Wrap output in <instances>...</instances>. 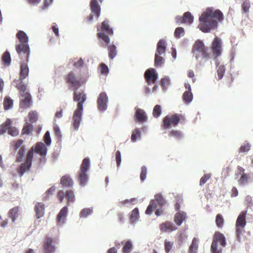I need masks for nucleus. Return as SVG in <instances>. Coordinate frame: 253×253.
Here are the masks:
<instances>
[{"mask_svg": "<svg viewBox=\"0 0 253 253\" xmlns=\"http://www.w3.org/2000/svg\"><path fill=\"white\" fill-rule=\"evenodd\" d=\"M28 117L31 123L36 122L38 119L37 113L36 111H31L29 113Z\"/></svg>", "mask_w": 253, "mask_h": 253, "instance_id": "09e8293b", "label": "nucleus"}, {"mask_svg": "<svg viewBox=\"0 0 253 253\" xmlns=\"http://www.w3.org/2000/svg\"><path fill=\"white\" fill-rule=\"evenodd\" d=\"M226 245L225 238L219 231L215 232L211 246L212 253H222V249Z\"/></svg>", "mask_w": 253, "mask_h": 253, "instance_id": "1a4fd4ad", "label": "nucleus"}, {"mask_svg": "<svg viewBox=\"0 0 253 253\" xmlns=\"http://www.w3.org/2000/svg\"><path fill=\"white\" fill-rule=\"evenodd\" d=\"M33 130V126L32 124L29 123H26L22 130V134H29Z\"/></svg>", "mask_w": 253, "mask_h": 253, "instance_id": "f704fd0d", "label": "nucleus"}, {"mask_svg": "<svg viewBox=\"0 0 253 253\" xmlns=\"http://www.w3.org/2000/svg\"><path fill=\"white\" fill-rule=\"evenodd\" d=\"M44 141L46 145H49L50 144L51 140L50 137V133L49 131H46L44 135Z\"/></svg>", "mask_w": 253, "mask_h": 253, "instance_id": "13d9d810", "label": "nucleus"}, {"mask_svg": "<svg viewBox=\"0 0 253 253\" xmlns=\"http://www.w3.org/2000/svg\"><path fill=\"white\" fill-rule=\"evenodd\" d=\"M12 124L11 120L7 119L4 123L0 125V134H3L7 131L8 133L12 136L18 135L19 133V130L12 126Z\"/></svg>", "mask_w": 253, "mask_h": 253, "instance_id": "ddd939ff", "label": "nucleus"}, {"mask_svg": "<svg viewBox=\"0 0 253 253\" xmlns=\"http://www.w3.org/2000/svg\"><path fill=\"white\" fill-rule=\"evenodd\" d=\"M93 211L92 208H84L81 210L80 213V217H86L90 215Z\"/></svg>", "mask_w": 253, "mask_h": 253, "instance_id": "79ce46f5", "label": "nucleus"}, {"mask_svg": "<svg viewBox=\"0 0 253 253\" xmlns=\"http://www.w3.org/2000/svg\"><path fill=\"white\" fill-rule=\"evenodd\" d=\"M16 36L20 42L19 43L16 45V52L21 60L28 62L30 52L28 44V37L23 31H18Z\"/></svg>", "mask_w": 253, "mask_h": 253, "instance_id": "20e7f679", "label": "nucleus"}, {"mask_svg": "<svg viewBox=\"0 0 253 253\" xmlns=\"http://www.w3.org/2000/svg\"><path fill=\"white\" fill-rule=\"evenodd\" d=\"M211 49L214 56L213 58L215 60L222 53L221 42L219 38L216 37L214 39L211 44Z\"/></svg>", "mask_w": 253, "mask_h": 253, "instance_id": "dca6fc26", "label": "nucleus"}, {"mask_svg": "<svg viewBox=\"0 0 253 253\" xmlns=\"http://www.w3.org/2000/svg\"><path fill=\"white\" fill-rule=\"evenodd\" d=\"M224 219L221 214L218 213L215 217V223L218 228H222L223 226Z\"/></svg>", "mask_w": 253, "mask_h": 253, "instance_id": "4c0bfd02", "label": "nucleus"}, {"mask_svg": "<svg viewBox=\"0 0 253 253\" xmlns=\"http://www.w3.org/2000/svg\"><path fill=\"white\" fill-rule=\"evenodd\" d=\"M238 194V191L235 187H233L231 190V196L232 197H236Z\"/></svg>", "mask_w": 253, "mask_h": 253, "instance_id": "69168bd1", "label": "nucleus"}, {"mask_svg": "<svg viewBox=\"0 0 253 253\" xmlns=\"http://www.w3.org/2000/svg\"><path fill=\"white\" fill-rule=\"evenodd\" d=\"M251 145L249 143H246L242 145L239 150V153H245L250 150Z\"/></svg>", "mask_w": 253, "mask_h": 253, "instance_id": "5fc2aeb1", "label": "nucleus"}, {"mask_svg": "<svg viewBox=\"0 0 253 253\" xmlns=\"http://www.w3.org/2000/svg\"><path fill=\"white\" fill-rule=\"evenodd\" d=\"M97 38L101 39L105 43H109L110 42L109 36L113 35V31L110 27L108 20L103 21L100 27H97Z\"/></svg>", "mask_w": 253, "mask_h": 253, "instance_id": "6e6552de", "label": "nucleus"}, {"mask_svg": "<svg viewBox=\"0 0 253 253\" xmlns=\"http://www.w3.org/2000/svg\"><path fill=\"white\" fill-rule=\"evenodd\" d=\"M166 204V201L162 194H157L155 196V199L150 201V204L145 211V213L146 214H151L153 211L157 207L158 205L160 207H162L165 206Z\"/></svg>", "mask_w": 253, "mask_h": 253, "instance_id": "f8f14e48", "label": "nucleus"}, {"mask_svg": "<svg viewBox=\"0 0 253 253\" xmlns=\"http://www.w3.org/2000/svg\"><path fill=\"white\" fill-rule=\"evenodd\" d=\"M136 121L140 123L146 122L147 118L144 111L141 109H136V112L134 115Z\"/></svg>", "mask_w": 253, "mask_h": 253, "instance_id": "393cba45", "label": "nucleus"}, {"mask_svg": "<svg viewBox=\"0 0 253 253\" xmlns=\"http://www.w3.org/2000/svg\"><path fill=\"white\" fill-rule=\"evenodd\" d=\"M211 177V174L206 173L202 176L200 181V185L202 186Z\"/></svg>", "mask_w": 253, "mask_h": 253, "instance_id": "864d4df0", "label": "nucleus"}, {"mask_svg": "<svg viewBox=\"0 0 253 253\" xmlns=\"http://www.w3.org/2000/svg\"><path fill=\"white\" fill-rule=\"evenodd\" d=\"M100 72L102 74L107 75L109 73V69L108 66L104 63H102L99 65Z\"/></svg>", "mask_w": 253, "mask_h": 253, "instance_id": "603ef678", "label": "nucleus"}, {"mask_svg": "<svg viewBox=\"0 0 253 253\" xmlns=\"http://www.w3.org/2000/svg\"><path fill=\"white\" fill-rule=\"evenodd\" d=\"M250 8V4L248 1H245L242 4V8L245 12H248Z\"/></svg>", "mask_w": 253, "mask_h": 253, "instance_id": "052dcab7", "label": "nucleus"}, {"mask_svg": "<svg viewBox=\"0 0 253 253\" xmlns=\"http://www.w3.org/2000/svg\"><path fill=\"white\" fill-rule=\"evenodd\" d=\"M144 78L148 84H155L158 78V74L153 68L147 69L144 74Z\"/></svg>", "mask_w": 253, "mask_h": 253, "instance_id": "f3484780", "label": "nucleus"}, {"mask_svg": "<svg viewBox=\"0 0 253 253\" xmlns=\"http://www.w3.org/2000/svg\"><path fill=\"white\" fill-rule=\"evenodd\" d=\"M2 60L4 64L8 66L11 62V57L8 51H5L2 55Z\"/></svg>", "mask_w": 253, "mask_h": 253, "instance_id": "ea45409f", "label": "nucleus"}, {"mask_svg": "<svg viewBox=\"0 0 253 253\" xmlns=\"http://www.w3.org/2000/svg\"><path fill=\"white\" fill-rule=\"evenodd\" d=\"M3 105L4 110H8L12 108L13 101L9 96H6L4 98Z\"/></svg>", "mask_w": 253, "mask_h": 253, "instance_id": "2f4dec72", "label": "nucleus"}, {"mask_svg": "<svg viewBox=\"0 0 253 253\" xmlns=\"http://www.w3.org/2000/svg\"><path fill=\"white\" fill-rule=\"evenodd\" d=\"M169 136L177 140H180L183 137V134L179 130L172 129L169 131Z\"/></svg>", "mask_w": 253, "mask_h": 253, "instance_id": "473e14b6", "label": "nucleus"}, {"mask_svg": "<svg viewBox=\"0 0 253 253\" xmlns=\"http://www.w3.org/2000/svg\"><path fill=\"white\" fill-rule=\"evenodd\" d=\"M106 45L108 47L109 57L110 59H113L116 56L117 53L116 46L114 44H108V43H105V44L104 45L102 43L103 46H105Z\"/></svg>", "mask_w": 253, "mask_h": 253, "instance_id": "cd10ccee", "label": "nucleus"}, {"mask_svg": "<svg viewBox=\"0 0 253 253\" xmlns=\"http://www.w3.org/2000/svg\"><path fill=\"white\" fill-rule=\"evenodd\" d=\"M54 130L55 135L58 138H60L61 137V132H60L59 128L58 126H55L54 127Z\"/></svg>", "mask_w": 253, "mask_h": 253, "instance_id": "338daca9", "label": "nucleus"}, {"mask_svg": "<svg viewBox=\"0 0 253 253\" xmlns=\"http://www.w3.org/2000/svg\"><path fill=\"white\" fill-rule=\"evenodd\" d=\"M52 243V239L48 237H45L42 246L44 253H54L55 252V247Z\"/></svg>", "mask_w": 253, "mask_h": 253, "instance_id": "aec40b11", "label": "nucleus"}, {"mask_svg": "<svg viewBox=\"0 0 253 253\" xmlns=\"http://www.w3.org/2000/svg\"><path fill=\"white\" fill-rule=\"evenodd\" d=\"M16 87L22 98L20 101V107L24 109L30 107L32 105V96L27 89V85L23 82H20L16 84Z\"/></svg>", "mask_w": 253, "mask_h": 253, "instance_id": "39448f33", "label": "nucleus"}, {"mask_svg": "<svg viewBox=\"0 0 253 253\" xmlns=\"http://www.w3.org/2000/svg\"><path fill=\"white\" fill-rule=\"evenodd\" d=\"M166 50V41L161 39L159 40L157 45V49L155 54L165 55Z\"/></svg>", "mask_w": 253, "mask_h": 253, "instance_id": "b1692460", "label": "nucleus"}, {"mask_svg": "<svg viewBox=\"0 0 253 253\" xmlns=\"http://www.w3.org/2000/svg\"><path fill=\"white\" fill-rule=\"evenodd\" d=\"M199 240L196 238H194L192 243L188 249V253H197L198 249Z\"/></svg>", "mask_w": 253, "mask_h": 253, "instance_id": "c756f323", "label": "nucleus"}, {"mask_svg": "<svg viewBox=\"0 0 253 253\" xmlns=\"http://www.w3.org/2000/svg\"><path fill=\"white\" fill-rule=\"evenodd\" d=\"M192 52L194 57L197 60L201 58L206 61L211 58L208 47H206L201 41L198 40L195 42L193 46Z\"/></svg>", "mask_w": 253, "mask_h": 253, "instance_id": "423d86ee", "label": "nucleus"}, {"mask_svg": "<svg viewBox=\"0 0 253 253\" xmlns=\"http://www.w3.org/2000/svg\"><path fill=\"white\" fill-rule=\"evenodd\" d=\"M222 19L223 14L220 11L207 9L199 18V28L203 32H209L211 29L216 27L217 21Z\"/></svg>", "mask_w": 253, "mask_h": 253, "instance_id": "f03ea898", "label": "nucleus"}, {"mask_svg": "<svg viewBox=\"0 0 253 253\" xmlns=\"http://www.w3.org/2000/svg\"><path fill=\"white\" fill-rule=\"evenodd\" d=\"M225 71V68L224 65H219L217 68V73L218 79L221 80L224 76Z\"/></svg>", "mask_w": 253, "mask_h": 253, "instance_id": "a18cd8bd", "label": "nucleus"}, {"mask_svg": "<svg viewBox=\"0 0 253 253\" xmlns=\"http://www.w3.org/2000/svg\"><path fill=\"white\" fill-rule=\"evenodd\" d=\"M84 65V61L82 58H80L77 62H75L74 63V66L76 68L82 67Z\"/></svg>", "mask_w": 253, "mask_h": 253, "instance_id": "680f3d73", "label": "nucleus"}, {"mask_svg": "<svg viewBox=\"0 0 253 253\" xmlns=\"http://www.w3.org/2000/svg\"><path fill=\"white\" fill-rule=\"evenodd\" d=\"M67 213L68 207L67 206H65L61 209L57 216V221L58 224L61 225L64 223Z\"/></svg>", "mask_w": 253, "mask_h": 253, "instance_id": "5701e85b", "label": "nucleus"}, {"mask_svg": "<svg viewBox=\"0 0 253 253\" xmlns=\"http://www.w3.org/2000/svg\"><path fill=\"white\" fill-rule=\"evenodd\" d=\"M89 159L88 158H84L80 167L79 175V180L82 186H84L87 182L88 177L86 173L89 169Z\"/></svg>", "mask_w": 253, "mask_h": 253, "instance_id": "9d476101", "label": "nucleus"}, {"mask_svg": "<svg viewBox=\"0 0 253 253\" xmlns=\"http://www.w3.org/2000/svg\"><path fill=\"white\" fill-rule=\"evenodd\" d=\"M185 121V117L182 114L168 115L163 118L161 127L163 129H169L172 126H176L180 122Z\"/></svg>", "mask_w": 253, "mask_h": 253, "instance_id": "0eeeda50", "label": "nucleus"}, {"mask_svg": "<svg viewBox=\"0 0 253 253\" xmlns=\"http://www.w3.org/2000/svg\"><path fill=\"white\" fill-rule=\"evenodd\" d=\"M108 102V97L105 92H101L97 99L98 109L100 111H104L107 109V103Z\"/></svg>", "mask_w": 253, "mask_h": 253, "instance_id": "6ab92c4d", "label": "nucleus"}, {"mask_svg": "<svg viewBox=\"0 0 253 253\" xmlns=\"http://www.w3.org/2000/svg\"><path fill=\"white\" fill-rule=\"evenodd\" d=\"M66 198L67 200V203L68 204L74 202L75 200V196L73 191H67L66 192Z\"/></svg>", "mask_w": 253, "mask_h": 253, "instance_id": "a19ab883", "label": "nucleus"}, {"mask_svg": "<svg viewBox=\"0 0 253 253\" xmlns=\"http://www.w3.org/2000/svg\"><path fill=\"white\" fill-rule=\"evenodd\" d=\"M162 113V108L160 105H156L153 110V115L155 118L159 117Z\"/></svg>", "mask_w": 253, "mask_h": 253, "instance_id": "49530a36", "label": "nucleus"}, {"mask_svg": "<svg viewBox=\"0 0 253 253\" xmlns=\"http://www.w3.org/2000/svg\"><path fill=\"white\" fill-rule=\"evenodd\" d=\"M140 136V130L139 128H136L133 131L131 140L132 142H135L138 138Z\"/></svg>", "mask_w": 253, "mask_h": 253, "instance_id": "de8ad7c7", "label": "nucleus"}, {"mask_svg": "<svg viewBox=\"0 0 253 253\" xmlns=\"http://www.w3.org/2000/svg\"><path fill=\"white\" fill-rule=\"evenodd\" d=\"M164 62L165 60L162 55H155L154 63L156 67L161 66L164 63Z\"/></svg>", "mask_w": 253, "mask_h": 253, "instance_id": "58836bf2", "label": "nucleus"}, {"mask_svg": "<svg viewBox=\"0 0 253 253\" xmlns=\"http://www.w3.org/2000/svg\"><path fill=\"white\" fill-rule=\"evenodd\" d=\"M132 248V243L130 241H126L123 248V253H129L130 252Z\"/></svg>", "mask_w": 253, "mask_h": 253, "instance_id": "37998d69", "label": "nucleus"}, {"mask_svg": "<svg viewBox=\"0 0 253 253\" xmlns=\"http://www.w3.org/2000/svg\"><path fill=\"white\" fill-rule=\"evenodd\" d=\"M55 190V187L54 186H52L50 188H49L46 191V194L48 196L50 195H52Z\"/></svg>", "mask_w": 253, "mask_h": 253, "instance_id": "774afa93", "label": "nucleus"}, {"mask_svg": "<svg viewBox=\"0 0 253 253\" xmlns=\"http://www.w3.org/2000/svg\"><path fill=\"white\" fill-rule=\"evenodd\" d=\"M249 178V175L247 174L242 175L238 180L239 184L241 185L245 184L248 181Z\"/></svg>", "mask_w": 253, "mask_h": 253, "instance_id": "8fccbe9b", "label": "nucleus"}, {"mask_svg": "<svg viewBox=\"0 0 253 253\" xmlns=\"http://www.w3.org/2000/svg\"><path fill=\"white\" fill-rule=\"evenodd\" d=\"M246 213V211H242L238 215L236 222L237 239L239 242L241 241V235L245 232V227L247 223Z\"/></svg>", "mask_w": 253, "mask_h": 253, "instance_id": "9b49d317", "label": "nucleus"}, {"mask_svg": "<svg viewBox=\"0 0 253 253\" xmlns=\"http://www.w3.org/2000/svg\"><path fill=\"white\" fill-rule=\"evenodd\" d=\"M74 90L73 100L74 101H77L78 103L77 104V107L73 114V126L75 129H78L82 120L83 104L86 100V95L83 90L77 91V89H74Z\"/></svg>", "mask_w": 253, "mask_h": 253, "instance_id": "7ed1b4c3", "label": "nucleus"}, {"mask_svg": "<svg viewBox=\"0 0 253 253\" xmlns=\"http://www.w3.org/2000/svg\"><path fill=\"white\" fill-rule=\"evenodd\" d=\"M160 229L162 232H171L176 230L177 228L172 222L167 221L160 225Z\"/></svg>", "mask_w": 253, "mask_h": 253, "instance_id": "412c9836", "label": "nucleus"}, {"mask_svg": "<svg viewBox=\"0 0 253 253\" xmlns=\"http://www.w3.org/2000/svg\"><path fill=\"white\" fill-rule=\"evenodd\" d=\"M139 217V213L138 208L134 209L131 211L130 217V221L131 223H133L135 221H136Z\"/></svg>", "mask_w": 253, "mask_h": 253, "instance_id": "e433bc0d", "label": "nucleus"}, {"mask_svg": "<svg viewBox=\"0 0 253 253\" xmlns=\"http://www.w3.org/2000/svg\"><path fill=\"white\" fill-rule=\"evenodd\" d=\"M60 183L63 186L66 187H72L73 185L72 179L69 176H62L60 179Z\"/></svg>", "mask_w": 253, "mask_h": 253, "instance_id": "7c9ffc66", "label": "nucleus"}, {"mask_svg": "<svg viewBox=\"0 0 253 253\" xmlns=\"http://www.w3.org/2000/svg\"><path fill=\"white\" fill-rule=\"evenodd\" d=\"M169 78L165 77L162 79L161 81V84L163 87L169 84Z\"/></svg>", "mask_w": 253, "mask_h": 253, "instance_id": "0e129e2a", "label": "nucleus"}, {"mask_svg": "<svg viewBox=\"0 0 253 253\" xmlns=\"http://www.w3.org/2000/svg\"><path fill=\"white\" fill-rule=\"evenodd\" d=\"M19 208L18 207H15L10 209L8 212V216L11 218L12 222H15L19 214Z\"/></svg>", "mask_w": 253, "mask_h": 253, "instance_id": "c85d7f7f", "label": "nucleus"}, {"mask_svg": "<svg viewBox=\"0 0 253 253\" xmlns=\"http://www.w3.org/2000/svg\"><path fill=\"white\" fill-rule=\"evenodd\" d=\"M65 197H66V193L62 190H60L57 193V198L60 203L62 202Z\"/></svg>", "mask_w": 253, "mask_h": 253, "instance_id": "bf43d9fd", "label": "nucleus"}, {"mask_svg": "<svg viewBox=\"0 0 253 253\" xmlns=\"http://www.w3.org/2000/svg\"><path fill=\"white\" fill-rule=\"evenodd\" d=\"M67 84L74 87V89H77L81 86V82L78 79L75 74L73 72H69L65 77Z\"/></svg>", "mask_w": 253, "mask_h": 253, "instance_id": "2eb2a0df", "label": "nucleus"}, {"mask_svg": "<svg viewBox=\"0 0 253 253\" xmlns=\"http://www.w3.org/2000/svg\"><path fill=\"white\" fill-rule=\"evenodd\" d=\"M186 213L184 211H179L175 213L174 221L178 226H180L186 218Z\"/></svg>", "mask_w": 253, "mask_h": 253, "instance_id": "a878e982", "label": "nucleus"}, {"mask_svg": "<svg viewBox=\"0 0 253 253\" xmlns=\"http://www.w3.org/2000/svg\"><path fill=\"white\" fill-rule=\"evenodd\" d=\"M164 246L165 252L167 253H168L170 252L172 248L173 243L169 241H165Z\"/></svg>", "mask_w": 253, "mask_h": 253, "instance_id": "4d7b16f0", "label": "nucleus"}, {"mask_svg": "<svg viewBox=\"0 0 253 253\" xmlns=\"http://www.w3.org/2000/svg\"><path fill=\"white\" fill-rule=\"evenodd\" d=\"M47 151L46 145L41 142H37L35 146L32 147L26 155L25 161L21 163L17 169L19 176H22L25 172L30 170L32 167L34 152L39 154L41 156V158L40 159L41 162H45V157L46 155Z\"/></svg>", "mask_w": 253, "mask_h": 253, "instance_id": "f257e3e1", "label": "nucleus"}, {"mask_svg": "<svg viewBox=\"0 0 253 253\" xmlns=\"http://www.w3.org/2000/svg\"><path fill=\"white\" fill-rule=\"evenodd\" d=\"M23 142V140L20 139L14 140L11 142V146L14 150H17L19 148L22 147Z\"/></svg>", "mask_w": 253, "mask_h": 253, "instance_id": "c03bdc74", "label": "nucleus"}, {"mask_svg": "<svg viewBox=\"0 0 253 253\" xmlns=\"http://www.w3.org/2000/svg\"><path fill=\"white\" fill-rule=\"evenodd\" d=\"M147 173V169L145 166H142L141 168V171L140 173V179L142 182L146 179V174Z\"/></svg>", "mask_w": 253, "mask_h": 253, "instance_id": "6e6d98bb", "label": "nucleus"}, {"mask_svg": "<svg viewBox=\"0 0 253 253\" xmlns=\"http://www.w3.org/2000/svg\"><path fill=\"white\" fill-rule=\"evenodd\" d=\"M103 0H91L90 1V8L91 14L88 16L87 20L90 22L92 20L93 16L98 19L101 13V8L99 3H101Z\"/></svg>", "mask_w": 253, "mask_h": 253, "instance_id": "4468645a", "label": "nucleus"}, {"mask_svg": "<svg viewBox=\"0 0 253 253\" xmlns=\"http://www.w3.org/2000/svg\"><path fill=\"white\" fill-rule=\"evenodd\" d=\"M116 161L118 167H119L121 163V152L119 151H117L116 152Z\"/></svg>", "mask_w": 253, "mask_h": 253, "instance_id": "e2e57ef3", "label": "nucleus"}, {"mask_svg": "<svg viewBox=\"0 0 253 253\" xmlns=\"http://www.w3.org/2000/svg\"><path fill=\"white\" fill-rule=\"evenodd\" d=\"M175 21L177 24L185 23L190 25L193 22V17L189 12H186L183 16H177L175 17Z\"/></svg>", "mask_w": 253, "mask_h": 253, "instance_id": "a211bd4d", "label": "nucleus"}, {"mask_svg": "<svg viewBox=\"0 0 253 253\" xmlns=\"http://www.w3.org/2000/svg\"><path fill=\"white\" fill-rule=\"evenodd\" d=\"M193 94L191 92V91L186 90L185 91L183 94V99L184 102L186 104H189L193 99Z\"/></svg>", "mask_w": 253, "mask_h": 253, "instance_id": "72a5a7b5", "label": "nucleus"}, {"mask_svg": "<svg viewBox=\"0 0 253 253\" xmlns=\"http://www.w3.org/2000/svg\"><path fill=\"white\" fill-rule=\"evenodd\" d=\"M26 62H27L26 61ZM29 69L27 63H22L20 65V71L19 74L20 82H23V80L28 76Z\"/></svg>", "mask_w": 253, "mask_h": 253, "instance_id": "4be33fe9", "label": "nucleus"}, {"mask_svg": "<svg viewBox=\"0 0 253 253\" xmlns=\"http://www.w3.org/2000/svg\"><path fill=\"white\" fill-rule=\"evenodd\" d=\"M35 210L36 213V217L40 218L42 217L44 212V205L42 203H38L35 206Z\"/></svg>", "mask_w": 253, "mask_h": 253, "instance_id": "bb28decb", "label": "nucleus"}, {"mask_svg": "<svg viewBox=\"0 0 253 253\" xmlns=\"http://www.w3.org/2000/svg\"><path fill=\"white\" fill-rule=\"evenodd\" d=\"M26 149L25 147H21L18 151L16 158V162H21L23 161L25 154Z\"/></svg>", "mask_w": 253, "mask_h": 253, "instance_id": "c9c22d12", "label": "nucleus"}, {"mask_svg": "<svg viewBox=\"0 0 253 253\" xmlns=\"http://www.w3.org/2000/svg\"><path fill=\"white\" fill-rule=\"evenodd\" d=\"M184 34V29L182 27L176 28L174 32V36L176 38H179L181 36Z\"/></svg>", "mask_w": 253, "mask_h": 253, "instance_id": "3c124183", "label": "nucleus"}]
</instances>
